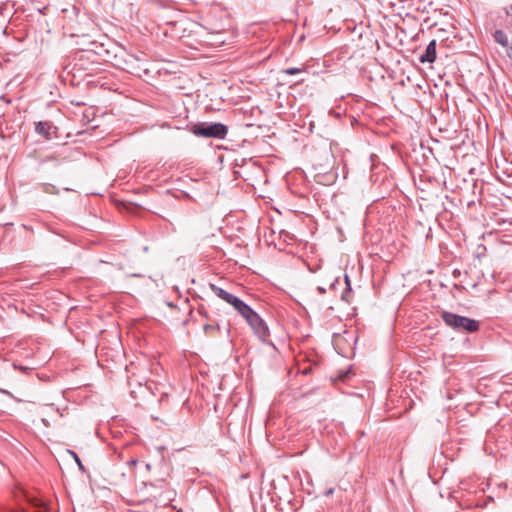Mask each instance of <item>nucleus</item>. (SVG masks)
Masks as SVG:
<instances>
[{
    "instance_id": "9",
    "label": "nucleus",
    "mask_w": 512,
    "mask_h": 512,
    "mask_svg": "<svg viewBox=\"0 0 512 512\" xmlns=\"http://www.w3.org/2000/svg\"><path fill=\"white\" fill-rule=\"evenodd\" d=\"M203 330L206 335L215 336L217 333L221 331V325L219 323L205 324Z\"/></svg>"
},
{
    "instance_id": "10",
    "label": "nucleus",
    "mask_w": 512,
    "mask_h": 512,
    "mask_svg": "<svg viewBox=\"0 0 512 512\" xmlns=\"http://www.w3.org/2000/svg\"><path fill=\"white\" fill-rule=\"evenodd\" d=\"M68 453L73 457V459L75 460V462L78 465L79 469L81 471H85L84 465L82 464V461L79 458V456L74 451H72V450H68Z\"/></svg>"
},
{
    "instance_id": "12",
    "label": "nucleus",
    "mask_w": 512,
    "mask_h": 512,
    "mask_svg": "<svg viewBox=\"0 0 512 512\" xmlns=\"http://www.w3.org/2000/svg\"><path fill=\"white\" fill-rule=\"evenodd\" d=\"M352 295V288H346L341 294V299L347 303L350 302Z\"/></svg>"
},
{
    "instance_id": "19",
    "label": "nucleus",
    "mask_w": 512,
    "mask_h": 512,
    "mask_svg": "<svg viewBox=\"0 0 512 512\" xmlns=\"http://www.w3.org/2000/svg\"><path fill=\"white\" fill-rule=\"evenodd\" d=\"M337 282H338V280H335V282H333V283L331 284V288H333V289H334V288H335V285H336V283H337Z\"/></svg>"
},
{
    "instance_id": "1",
    "label": "nucleus",
    "mask_w": 512,
    "mask_h": 512,
    "mask_svg": "<svg viewBox=\"0 0 512 512\" xmlns=\"http://www.w3.org/2000/svg\"><path fill=\"white\" fill-rule=\"evenodd\" d=\"M443 322L457 332L474 333L479 330L480 324L477 320L444 311L441 313Z\"/></svg>"
},
{
    "instance_id": "5",
    "label": "nucleus",
    "mask_w": 512,
    "mask_h": 512,
    "mask_svg": "<svg viewBox=\"0 0 512 512\" xmlns=\"http://www.w3.org/2000/svg\"><path fill=\"white\" fill-rule=\"evenodd\" d=\"M228 304L234 307V309L242 316L244 317L247 313H250V310L252 309L249 305H247L245 302H243L240 298L233 295L229 298V301H227Z\"/></svg>"
},
{
    "instance_id": "16",
    "label": "nucleus",
    "mask_w": 512,
    "mask_h": 512,
    "mask_svg": "<svg viewBox=\"0 0 512 512\" xmlns=\"http://www.w3.org/2000/svg\"><path fill=\"white\" fill-rule=\"evenodd\" d=\"M506 52H507L508 57L512 60V40H511L510 46L508 47Z\"/></svg>"
},
{
    "instance_id": "13",
    "label": "nucleus",
    "mask_w": 512,
    "mask_h": 512,
    "mask_svg": "<svg viewBox=\"0 0 512 512\" xmlns=\"http://www.w3.org/2000/svg\"><path fill=\"white\" fill-rule=\"evenodd\" d=\"M351 373V370L348 369L344 372H341L339 375H338V379L341 380V381H344L345 379L348 378L349 374Z\"/></svg>"
},
{
    "instance_id": "4",
    "label": "nucleus",
    "mask_w": 512,
    "mask_h": 512,
    "mask_svg": "<svg viewBox=\"0 0 512 512\" xmlns=\"http://www.w3.org/2000/svg\"><path fill=\"white\" fill-rule=\"evenodd\" d=\"M57 128L50 121H39L36 123L35 131L37 134L43 136L47 140L55 137Z\"/></svg>"
},
{
    "instance_id": "17",
    "label": "nucleus",
    "mask_w": 512,
    "mask_h": 512,
    "mask_svg": "<svg viewBox=\"0 0 512 512\" xmlns=\"http://www.w3.org/2000/svg\"><path fill=\"white\" fill-rule=\"evenodd\" d=\"M317 291L321 295L326 293V289L324 287H321V286L317 287Z\"/></svg>"
},
{
    "instance_id": "21",
    "label": "nucleus",
    "mask_w": 512,
    "mask_h": 512,
    "mask_svg": "<svg viewBox=\"0 0 512 512\" xmlns=\"http://www.w3.org/2000/svg\"><path fill=\"white\" fill-rule=\"evenodd\" d=\"M226 331H227V333L230 332V325L227 326Z\"/></svg>"
},
{
    "instance_id": "8",
    "label": "nucleus",
    "mask_w": 512,
    "mask_h": 512,
    "mask_svg": "<svg viewBox=\"0 0 512 512\" xmlns=\"http://www.w3.org/2000/svg\"><path fill=\"white\" fill-rule=\"evenodd\" d=\"M210 289L217 297L224 300L225 302L229 301V298L232 296L231 293L227 292L226 290L222 289L221 287L215 284H210Z\"/></svg>"
},
{
    "instance_id": "15",
    "label": "nucleus",
    "mask_w": 512,
    "mask_h": 512,
    "mask_svg": "<svg viewBox=\"0 0 512 512\" xmlns=\"http://www.w3.org/2000/svg\"><path fill=\"white\" fill-rule=\"evenodd\" d=\"M334 493V488H329L324 492L325 497H329Z\"/></svg>"
},
{
    "instance_id": "2",
    "label": "nucleus",
    "mask_w": 512,
    "mask_h": 512,
    "mask_svg": "<svg viewBox=\"0 0 512 512\" xmlns=\"http://www.w3.org/2000/svg\"><path fill=\"white\" fill-rule=\"evenodd\" d=\"M192 133L199 137L224 139L228 128L222 123H197L192 126Z\"/></svg>"
},
{
    "instance_id": "20",
    "label": "nucleus",
    "mask_w": 512,
    "mask_h": 512,
    "mask_svg": "<svg viewBox=\"0 0 512 512\" xmlns=\"http://www.w3.org/2000/svg\"><path fill=\"white\" fill-rule=\"evenodd\" d=\"M130 463H131L132 465H136V464H137V460H132Z\"/></svg>"
},
{
    "instance_id": "3",
    "label": "nucleus",
    "mask_w": 512,
    "mask_h": 512,
    "mask_svg": "<svg viewBox=\"0 0 512 512\" xmlns=\"http://www.w3.org/2000/svg\"><path fill=\"white\" fill-rule=\"evenodd\" d=\"M252 328L254 334L262 341L269 336V328L266 322L253 309L243 317Z\"/></svg>"
},
{
    "instance_id": "6",
    "label": "nucleus",
    "mask_w": 512,
    "mask_h": 512,
    "mask_svg": "<svg viewBox=\"0 0 512 512\" xmlns=\"http://www.w3.org/2000/svg\"><path fill=\"white\" fill-rule=\"evenodd\" d=\"M436 59V40L430 41L425 52L419 57L421 63H433Z\"/></svg>"
},
{
    "instance_id": "14",
    "label": "nucleus",
    "mask_w": 512,
    "mask_h": 512,
    "mask_svg": "<svg viewBox=\"0 0 512 512\" xmlns=\"http://www.w3.org/2000/svg\"><path fill=\"white\" fill-rule=\"evenodd\" d=\"M344 281H345V284H346V288H351V281H350V278H349L348 275L344 276Z\"/></svg>"
},
{
    "instance_id": "7",
    "label": "nucleus",
    "mask_w": 512,
    "mask_h": 512,
    "mask_svg": "<svg viewBox=\"0 0 512 512\" xmlns=\"http://www.w3.org/2000/svg\"><path fill=\"white\" fill-rule=\"evenodd\" d=\"M495 42H497L499 45L503 46L508 49L510 46V43L508 41L507 34L502 30H496L493 34Z\"/></svg>"
},
{
    "instance_id": "18",
    "label": "nucleus",
    "mask_w": 512,
    "mask_h": 512,
    "mask_svg": "<svg viewBox=\"0 0 512 512\" xmlns=\"http://www.w3.org/2000/svg\"><path fill=\"white\" fill-rule=\"evenodd\" d=\"M40 509L43 510V512H50L49 508L45 505H43Z\"/></svg>"
},
{
    "instance_id": "11",
    "label": "nucleus",
    "mask_w": 512,
    "mask_h": 512,
    "mask_svg": "<svg viewBox=\"0 0 512 512\" xmlns=\"http://www.w3.org/2000/svg\"><path fill=\"white\" fill-rule=\"evenodd\" d=\"M304 70L301 69V68H297V67H291V68H286L283 70V73L284 74H287V75H296V74H299L301 72H303Z\"/></svg>"
}]
</instances>
